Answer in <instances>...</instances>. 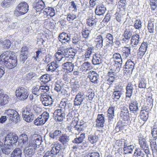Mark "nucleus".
<instances>
[{"label": "nucleus", "mask_w": 157, "mask_h": 157, "mask_svg": "<svg viewBox=\"0 0 157 157\" xmlns=\"http://www.w3.org/2000/svg\"><path fill=\"white\" fill-rule=\"evenodd\" d=\"M64 112V111L61 109H58L56 110L54 113L55 120L59 121H62L65 115Z\"/></svg>", "instance_id": "2eb2a0df"}, {"label": "nucleus", "mask_w": 157, "mask_h": 157, "mask_svg": "<svg viewBox=\"0 0 157 157\" xmlns=\"http://www.w3.org/2000/svg\"><path fill=\"white\" fill-rule=\"evenodd\" d=\"M0 42L2 44V47L4 48H9L11 46V43L9 40H1Z\"/></svg>", "instance_id": "13d9d810"}, {"label": "nucleus", "mask_w": 157, "mask_h": 157, "mask_svg": "<svg viewBox=\"0 0 157 157\" xmlns=\"http://www.w3.org/2000/svg\"><path fill=\"white\" fill-rule=\"evenodd\" d=\"M79 87V86L78 84H73L71 86V94L73 95H75L76 92L78 90Z\"/></svg>", "instance_id": "bf43d9fd"}, {"label": "nucleus", "mask_w": 157, "mask_h": 157, "mask_svg": "<svg viewBox=\"0 0 157 157\" xmlns=\"http://www.w3.org/2000/svg\"><path fill=\"white\" fill-rule=\"evenodd\" d=\"M146 81L144 78H141L139 81L138 86L140 88H145L146 87Z\"/></svg>", "instance_id": "e2e57ef3"}, {"label": "nucleus", "mask_w": 157, "mask_h": 157, "mask_svg": "<svg viewBox=\"0 0 157 157\" xmlns=\"http://www.w3.org/2000/svg\"><path fill=\"white\" fill-rule=\"evenodd\" d=\"M92 67L90 63L88 62L83 63L80 68V70L83 72H85L88 70H90Z\"/></svg>", "instance_id": "37998d69"}, {"label": "nucleus", "mask_w": 157, "mask_h": 157, "mask_svg": "<svg viewBox=\"0 0 157 157\" xmlns=\"http://www.w3.org/2000/svg\"><path fill=\"white\" fill-rule=\"evenodd\" d=\"M97 21L96 17L92 15L87 19L86 23L88 26L94 27L96 25Z\"/></svg>", "instance_id": "72a5a7b5"}, {"label": "nucleus", "mask_w": 157, "mask_h": 157, "mask_svg": "<svg viewBox=\"0 0 157 157\" xmlns=\"http://www.w3.org/2000/svg\"><path fill=\"white\" fill-rule=\"evenodd\" d=\"M4 146L2 148V152L5 154L8 155L10 154L12 151V145L8 144V145H5L4 143Z\"/></svg>", "instance_id": "09e8293b"}, {"label": "nucleus", "mask_w": 157, "mask_h": 157, "mask_svg": "<svg viewBox=\"0 0 157 157\" xmlns=\"http://www.w3.org/2000/svg\"><path fill=\"white\" fill-rule=\"evenodd\" d=\"M74 65L73 64L70 62H67L64 63L62 64L61 67L62 71H66L67 72H72L74 69Z\"/></svg>", "instance_id": "4be33fe9"}, {"label": "nucleus", "mask_w": 157, "mask_h": 157, "mask_svg": "<svg viewBox=\"0 0 157 157\" xmlns=\"http://www.w3.org/2000/svg\"><path fill=\"white\" fill-rule=\"evenodd\" d=\"M32 92L33 94L37 96L42 94L41 93L40 86L38 85L34 86L33 88Z\"/></svg>", "instance_id": "8fccbe9b"}, {"label": "nucleus", "mask_w": 157, "mask_h": 157, "mask_svg": "<svg viewBox=\"0 0 157 157\" xmlns=\"http://www.w3.org/2000/svg\"><path fill=\"white\" fill-rule=\"evenodd\" d=\"M123 12L120 11L116 13L115 14V19L117 21V25L120 26L124 21V14Z\"/></svg>", "instance_id": "412c9836"}, {"label": "nucleus", "mask_w": 157, "mask_h": 157, "mask_svg": "<svg viewBox=\"0 0 157 157\" xmlns=\"http://www.w3.org/2000/svg\"><path fill=\"white\" fill-rule=\"evenodd\" d=\"M131 50L130 47H123L122 49L123 57L125 59H131L132 57Z\"/></svg>", "instance_id": "393cba45"}, {"label": "nucleus", "mask_w": 157, "mask_h": 157, "mask_svg": "<svg viewBox=\"0 0 157 157\" xmlns=\"http://www.w3.org/2000/svg\"><path fill=\"white\" fill-rule=\"evenodd\" d=\"M113 59L114 65L117 68L116 72H118L122 63V59L121 55L118 53H114L113 54Z\"/></svg>", "instance_id": "1a4fd4ad"}, {"label": "nucleus", "mask_w": 157, "mask_h": 157, "mask_svg": "<svg viewBox=\"0 0 157 157\" xmlns=\"http://www.w3.org/2000/svg\"><path fill=\"white\" fill-rule=\"evenodd\" d=\"M9 52H5L0 56L1 63L4 64L7 68L12 69L16 66L17 60L16 56H11Z\"/></svg>", "instance_id": "7ed1b4c3"}, {"label": "nucleus", "mask_w": 157, "mask_h": 157, "mask_svg": "<svg viewBox=\"0 0 157 157\" xmlns=\"http://www.w3.org/2000/svg\"><path fill=\"white\" fill-rule=\"evenodd\" d=\"M134 155L135 157H145L144 153L140 148H136Z\"/></svg>", "instance_id": "603ef678"}, {"label": "nucleus", "mask_w": 157, "mask_h": 157, "mask_svg": "<svg viewBox=\"0 0 157 157\" xmlns=\"http://www.w3.org/2000/svg\"><path fill=\"white\" fill-rule=\"evenodd\" d=\"M141 119L144 121H146L148 117V113L140 111Z\"/></svg>", "instance_id": "0e129e2a"}, {"label": "nucleus", "mask_w": 157, "mask_h": 157, "mask_svg": "<svg viewBox=\"0 0 157 157\" xmlns=\"http://www.w3.org/2000/svg\"><path fill=\"white\" fill-rule=\"evenodd\" d=\"M41 109L36 105L29 104L22 110V115L23 119L30 122L34 119L35 116L39 114Z\"/></svg>", "instance_id": "f03ea898"}, {"label": "nucleus", "mask_w": 157, "mask_h": 157, "mask_svg": "<svg viewBox=\"0 0 157 157\" xmlns=\"http://www.w3.org/2000/svg\"><path fill=\"white\" fill-rule=\"evenodd\" d=\"M6 117L10 120L15 123L17 122L20 120V117L18 113L16 115L12 114H10V116L7 115Z\"/></svg>", "instance_id": "a18cd8bd"}, {"label": "nucleus", "mask_w": 157, "mask_h": 157, "mask_svg": "<svg viewBox=\"0 0 157 157\" xmlns=\"http://www.w3.org/2000/svg\"><path fill=\"white\" fill-rule=\"evenodd\" d=\"M29 95L28 90L24 87H18L15 91L16 96L20 101H24L26 99Z\"/></svg>", "instance_id": "423d86ee"}, {"label": "nucleus", "mask_w": 157, "mask_h": 157, "mask_svg": "<svg viewBox=\"0 0 157 157\" xmlns=\"http://www.w3.org/2000/svg\"><path fill=\"white\" fill-rule=\"evenodd\" d=\"M106 8L102 4H100L96 6L95 9V13L98 15H103L105 12Z\"/></svg>", "instance_id": "2f4dec72"}, {"label": "nucleus", "mask_w": 157, "mask_h": 157, "mask_svg": "<svg viewBox=\"0 0 157 157\" xmlns=\"http://www.w3.org/2000/svg\"><path fill=\"white\" fill-rule=\"evenodd\" d=\"M67 16V19L69 22H71L77 18L76 15L74 13H69Z\"/></svg>", "instance_id": "680f3d73"}, {"label": "nucleus", "mask_w": 157, "mask_h": 157, "mask_svg": "<svg viewBox=\"0 0 157 157\" xmlns=\"http://www.w3.org/2000/svg\"><path fill=\"white\" fill-rule=\"evenodd\" d=\"M15 2L14 0H4L2 3L3 7H8Z\"/></svg>", "instance_id": "3c124183"}, {"label": "nucleus", "mask_w": 157, "mask_h": 157, "mask_svg": "<svg viewBox=\"0 0 157 157\" xmlns=\"http://www.w3.org/2000/svg\"><path fill=\"white\" fill-rule=\"evenodd\" d=\"M140 39V36L137 34L132 35L131 40L132 45L133 46L137 45L139 43Z\"/></svg>", "instance_id": "58836bf2"}, {"label": "nucleus", "mask_w": 157, "mask_h": 157, "mask_svg": "<svg viewBox=\"0 0 157 157\" xmlns=\"http://www.w3.org/2000/svg\"><path fill=\"white\" fill-rule=\"evenodd\" d=\"M142 22L141 21L138 19L136 20L134 23L133 26L136 29H140L142 28Z\"/></svg>", "instance_id": "69168bd1"}, {"label": "nucleus", "mask_w": 157, "mask_h": 157, "mask_svg": "<svg viewBox=\"0 0 157 157\" xmlns=\"http://www.w3.org/2000/svg\"><path fill=\"white\" fill-rule=\"evenodd\" d=\"M94 48L93 47H88L84 55L82 56V58L85 60L89 59L92 53L94 52Z\"/></svg>", "instance_id": "bb28decb"}, {"label": "nucleus", "mask_w": 157, "mask_h": 157, "mask_svg": "<svg viewBox=\"0 0 157 157\" xmlns=\"http://www.w3.org/2000/svg\"><path fill=\"white\" fill-rule=\"evenodd\" d=\"M22 150L19 148H16L12 152L10 157H21Z\"/></svg>", "instance_id": "79ce46f5"}, {"label": "nucleus", "mask_w": 157, "mask_h": 157, "mask_svg": "<svg viewBox=\"0 0 157 157\" xmlns=\"http://www.w3.org/2000/svg\"><path fill=\"white\" fill-rule=\"evenodd\" d=\"M67 105L68 104L67 101L64 100L61 101L59 105V109L65 111Z\"/></svg>", "instance_id": "774afa93"}, {"label": "nucleus", "mask_w": 157, "mask_h": 157, "mask_svg": "<svg viewBox=\"0 0 157 157\" xmlns=\"http://www.w3.org/2000/svg\"><path fill=\"white\" fill-rule=\"evenodd\" d=\"M134 87H136V84H132V82H129L126 87V92L125 93L126 98H130L132 94V92Z\"/></svg>", "instance_id": "dca6fc26"}, {"label": "nucleus", "mask_w": 157, "mask_h": 157, "mask_svg": "<svg viewBox=\"0 0 157 157\" xmlns=\"http://www.w3.org/2000/svg\"><path fill=\"white\" fill-rule=\"evenodd\" d=\"M62 134V132L59 130H56L53 132H50L49 133V136L53 139H57L59 138Z\"/></svg>", "instance_id": "ea45409f"}, {"label": "nucleus", "mask_w": 157, "mask_h": 157, "mask_svg": "<svg viewBox=\"0 0 157 157\" xmlns=\"http://www.w3.org/2000/svg\"><path fill=\"white\" fill-rule=\"evenodd\" d=\"M54 89L55 91L59 93H63V92L65 93L66 91L63 88V87L60 84L57 83H56Z\"/></svg>", "instance_id": "4d7b16f0"}, {"label": "nucleus", "mask_w": 157, "mask_h": 157, "mask_svg": "<svg viewBox=\"0 0 157 157\" xmlns=\"http://www.w3.org/2000/svg\"><path fill=\"white\" fill-rule=\"evenodd\" d=\"M64 56L65 60L71 61L73 59L75 54L73 52L71 48L64 49Z\"/></svg>", "instance_id": "ddd939ff"}, {"label": "nucleus", "mask_w": 157, "mask_h": 157, "mask_svg": "<svg viewBox=\"0 0 157 157\" xmlns=\"http://www.w3.org/2000/svg\"><path fill=\"white\" fill-rule=\"evenodd\" d=\"M49 118V113L44 112L35 120L34 123L37 126L42 125L45 123Z\"/></svg>", "instance_id": "0eeeda50"}, {"label": "nucleus", "mask_w": 157, "mask_h": 157, "mask_svg": "<svg viewBox=\"0 0 157 157\" xmlns=\"http://www.w3.org/2000/svg\"><path fill=\"white\" fill-rule=\"evenodd\" d=\"M29 10V5L25 2L19 3L14 11V14L16 16L23 15L27 12Z\"/></svg>", "instance_id": "39448f33"}, {"label": "nucleus", "mask_w": 157, "mask_h": 157, "mask_svg": "<svg viewBox=\"0 0 157 157\" xmlns=\"http://www.w3.org/2000/svg\"><path fill=\"white\" fill-rule=\"evenodd\" d=\"M58 38L59 41L61 42L62 44H69L70 41V36L67 33L65 32H62L59 34Z\"/></svg>", "instance_id": "f8f14e48"}, {"label": "nucleus", "mask_w": 157, "mask_h": 157, "mask_svg": "<svg viewBox=\"0 0 157 157\" xmlns=\"http://www.w3.org/2000/svg\"><path fill=\"white\" fill-rule=\"evenodd\" d=\"M85 99V95L84 94L81 92H79L76 95L74 99V105L75 106L81 105Z\"/></svg>", "instance_id": "9b49d317"}, {"label": "nucleus", "mask_w": 157, "mask_h": 157, "mask_svg": "<svg viewBox=\"0 0 157 157\" xmlns=\"http://www.w3.org/2000/svg\"><path fill=\"white\" fill-rule=\"evenodd\" d=\"M103 114H98L96 120V126L97 127H103L105 122L104 117Z\"/></svg>", "instance_id": "f704fd0d"}, {"label": "nucleus", "mask_w": 157, "mask_h": 157, "mask_svg": "<svg viewBox=\"0 0 157 157\" xmlns=\"http://www.w3.org/2000/svg\"><path fill=\"white\" fill-rule=\"evenodd\" d=\"M103 33L98 36L95 40L96 47L98 49H100L103 46V42L104 40Z\"/></svg>", "instance_id": "c85d7f7f"}, {"label": "nucleus", "mask_w": 157, "mask_h": 157, "mask_svg": "<svg viewBox=\"0 0 157 157\" xmlns=\"http://www.w3.org/2000/svg\"><path fill=\"white\" fill-rule=\"evenodd\" d=\"M29 49V47L26 46H23L21 48L20 56L22 61H25L27 59Z\"/></svg>", "instance_id": "c756f323"}, {"label": "nucleus", "mask_w": 157, "mask_h": 157, "mask_svg": "<svg viewBox=\"0 0 157 157\" xmlns=\"http://www.w3.org/2000/svg\"><path fill=\"white\" fill-rule=\"evenodd\" d=\"M0 98L1 99L0 105H5L8 103L9 97L7 95L3 94L2 98Z\"/></svg>", "instance_id": "5fc2aeb1"}, {"label": "nucleus", "mask_w": 157, "mask_h": 157, "mask_svg": "<svg viewBox=\"0 0 157 157\" xmlns=\"http://www.w3.org/2000/svg\"><path fill=\"white\" fill-rule=\"evenodd\" d=\"M155 23L153 20H150L148 21L147 28L148 32L150 33H153L155 30Z\"/></svg>", "instance_id": "864d4df0"}, {"label": "nucleus", "mask_w": 157, "mask_h": 157, "mask_svg": "<svg viewBox=\"0 0 157 157\" xmlns=\"http://www.w3.org/2000/svg\"><path fill=\"white\" fill-rule=\"evenodd\" d=\"M123 91L122 89H118L117 88L114 90L112 95V97L115 101H117L119 100L123 93Z\"/></svg>", "instance_id": "7c9ffc66"}, {"label": "nucleus", "mask_w": 157, "mask_h": 157, "mask_svg": "<svg viewBox=\"0 0 157 157\" xmlns=\"http://www.w3.org/2000/svg\"><path fill=\"white\" fill-rule=\"evenodd\" d=\"M62 146L60 144H57L54 145L52 147L50 152H49L48 155L50 154V156L52 157L55 156L57 155H59L60 151H61Z\"/></svg>", "instance_id": "f3484780"}, {"label": "nucleus", "mask_w": 157, "mask_h": 157, "mask_svg": "<svg viewBox=\"0 0 157 157\" xmlns=\"http://www.w3.org/2000/svg\"><path fill=\"white\" fill-rule=\"evenodd\" d=\"M42 142V138L40 135H34L31 140L27 144V147L25 151V157H32L35 153V150Z\"/></svg>", "instance_id": "f257e3e1"}, {"label": "nucleus", "mask_w": 157, "mask_h": 157, "mask_svg": "<svg viewBox=\"0 0 157 157\" xmlns=\"http://www.w3.org/2000/svg\"><path fill=\"white\" fill-rule=\"evenodd\" d=\"M101 55L95 53L93 55L92 60V63L94 65H99L101 63Z\"/></svg>", "instance_id": "473e14b6"}, {"label": "nucleus", "mask_w": 157, "mask_h": 157, "mask_svg": "<svg viewBox=\"0 0 157 157\" xmlns=\"http://www.w3.org/2000/svg\"><path fill=\"white\" fill-rule=\"evenodd\" d=\"M64 54V49L63 48H60L54 55L56 62H59L62 60H65Z\"/></svg>", "instance_id": "b1692460"}, {"label": "nucleus", "mask_w": 157, "mask_h": 157, "mask_svg": "<svg viewBox=\"0 0 157 157\" xmlns=\"http://www.w3.org/2000/svg\"><path fill=\"white\" fill-rule=\"evenodd\" d=\"M139 144L142 149L144 150L149 149V146L146 139L143 137H139Z\"/></svg>", "instance_id": "a878e982"}, {"label": "nucleus", "mask_w": 157, "mask_h": 157, "mask_svg": "<svg viewBox=\"0 0 157 157\" xmlns=\"http://www.w3.org/2000/svg\"><path fill=\"white\" fill-rule=\"evenodd\" d=\"M88 138L89 141L91 144H94L98 141L99 137L98 135H96L94 134L89 135Z\"/></svg>", "instance_id": "a19ab883"}, {"label": "nucleus", "mask_w": 157, "mask_h": 157, "mask_svg": "<svg viewBox=\"0 0 157 157\" xmlns=\"http://www.w3.org/2000/svg\"><path fill=\"white\" fill-rule=\"evenodd\" d=\"M139 102L135 100H131L130 103L129 105V108L130 111L134 114L135 115H137L138 114Z\"/></svg>", "instance_id": "9d476101"}, {"label": "nucleus", "mask_w": 157, "mask_h": 157, "mask_svg": "<svg viewBox=\"0 0 157 157\" xmlns=\"http://www.w3.org/2000/svg\"><path fill=\"white\" fill-rule=\"evenodd\" d=\"M84 124L74 120L70 124L67 126L66 129L73 134H77L84 130Z\"/></svg>", "instance_id": "20e7f679"}, {"label": "nucleus", "mask_w": 157, "mask_h": 157, "mask_svg": "<svg viewBox=\"0 0 157 157\" xmlns=\"http://www.w3.org/2000/svg\"><path fill=\"white\" fill-rule=\"evenodd\" d=\"M134 29L133 25H128L126 27L123 36L126 39H130L132 36Z\"/></svg>", "instance_id": "a211bd4d"}, {"label": "nucleus", "mask_w": 157, "mask_h": 157, "mask_svg": "<svg viewBox=\"0 0 157 157\" xmlns=\"http://www.w3.org/2000/svg\"><path fill=\"white\" fill-rule=\"evenodd\" d=\"M44 2L42 0H36L34 3V7L37 12H40L45 7Z\"/></svg>", "instance_id": "5701e85b"}, {"label": "nucleus", "mask_w": 157, "mask_h": 157, "mask_svg": "<svg viewBox=\"0 0 157 157\" xmlns=\"http://www.w3.org/2000/svg\"><path fill=\"white\" fill-rule=\"evenodd\" d=\"M147 43L143 42L137 52V57L138 59H141L147 50Z\"/></svg>", "instance_id": "aec40b11"}, {"label": "nucleus", "mask_w": 157, "mask_h": 157, "mask_svg": "<svg viewBox=\"0 0 157 157\" xmlns=\"http://www.w3.org/2000/svg\"><path fill=\"white\" fill-rule=\"evenodd\" d=\"M59 67V66L57 64V62L55 61L52 62L48 64L46 68L48 71L53 72Z\"/></svg>", "instance_id": "c9c22d12"}, {"label": "nucleus", "mask_w": 157, "mask_h": 157, "mask_svg": "<svg viewBox=\"0 0 157 157\" xmlns=\"http://www.w3.org/2000/svg\"><path fill=\"white\" fill-rule=\"evenodd\" d=\"M85 133H81L80 136L78 138H76L72 141L73 143L80 144L82 143L85 138Z\"/></svg>", "instance_id": "de8ad7c7"}, {"label": "nucleus", "mask_w": 157, "mask_h": 157, "mask_svg": "<svg viewBox=\"0 0 157 157\" xmlns=\"http://www.w3.org/2000/svg\"><path fill=\"white\" fill-rule=\"evenodd\" d=\"M149 3L151 10H157V0H149Z\"/></svg>", "instance_id": "6e6d98bb"}, {"label": "nucleus", "mask_w": 157, "mask_h": 157, "mask_svg": "<svg viewBox=\"0 0 157 157\" xmlns=\"http://www.w3.org/2000/svg\"><path fill=\"white\" fill-rule=\"evenodd\" d=\"M126 5V0H120L118 2V8L120 9H122L123 10L121 11H122L123 12H124V9L125 8Z\"/></svg>", "instance_id": "052dcab7"}, {"label": "nucleus", "mask_w": 157, "mask_h": 157, "mask_svg": "<svg viewBox=\"0 0 157 157\" xmlns=\"http://www.w3.org/2000/svg\"><path fill=\"white\" fill-rule=\"evenodd\" d=\"M88 78L90 81L94 84L98 83L99 77L98 74L94 71H90L88 73Z\"/></svg>", "instance_id": "4468645a"}, {"label": "nucleus", "mask_w": 157, "mask_h": 157, "mask_svg": "<svg viewBox=\"0 0 157 157\" xmlns=\"http://www.w3.org/2000/svg\"><path fill=\"white\" fill-rule=\"evenodd\" d=\"M115 107L114 106H110L107 111V117L109 122H111L113 121L114 117V111Z\"/></svg>", "instance_id": "cd10ccee"}, {"label": "nucleus", "mask_w": 157, "mask_h": 157, "mask_svg": "<svg viewBox=\"0 0 157 157\" xmlns=\"http://www.w3.org/2000/svg\"><path fill=\"white\" fill-rule=\"evenodd\" d=\"M4 143L5 145H12V144L17 142L18 137L17 135L14 133H10L5 137Z\"/></svg>", "instance_id": "6e6552de"}, {"label": "nucleus", "mask_w": 157, "mask_h": 157, "mask_svg": "<svg viewBox=\"0 0 157 157\" xmlns=\"http://www.w3.org/2000/svg\"><path fill=\"white\" fill-rule=\"evenodd\" d=\"M40 80L41 82L45 84L51 80L50 76L48 74L43 75L40 77Z\"/></svg>", "instance_id": "49530a36"}, {"label": "nucleus", "mask_w": 157, "mask_h": 157, "mask_svg": "<svg viewBox=\"0 0 157 157\" xmlns=\"http://www.w3.org/2000/svg\"><path fill=\"white\" fill-rule=\"evenodd\" d=\"M41 100L42 104L45 106L51 105L53 103L52 99L51 96L44 97Z\"/></svg>", "instance_id": "4c0bfd02"}, {"label": "nucleus", "mask_w": 157, "mask_h": 157, "mask_svg": "<svg viewBox=\"0 0 157 157\" xmlns=\"http://www.w3.org/2000/svg\"><path fill=\"white\" fill-rule=\"evenodd\" d=\"M43 13L44 15L50 16V17H53L55 14V10L54 9L49 7L44 9L43 11Z\"/></svg>", "instance_id": "e433bc0d"}, {"label": "nucleus", "mask_w": 157, "mask_h": 157, "mask_svg": "<svg viewBox=\"0 0 157 157\" xmlns=\"http://www.w3.org/2000/svg\"><path fill=\"white\" fill-rule=\"evenodd\" d=\"M69 140V136L65 134H63L59 139V141L63 144H65L68 142Z\"/></svg>", "instance_id": "c03bdc74"}, {"label": "nucleus", "mask_w": 157, "mask_h": 157, "mask_svg": "<svg viewBox=\"0 0 157 157\" xmlns=\"http://www.w3.org/2000/svg\"><path fill=\"white\" fill-rule=\"evenodd\" d=\"M135 64L130 59L128 60L124 66V71L125 73H132L134 68Z\"/></svg>", "instance_id": "6ab92c4d"}, {"label": "nucleus", "mask_w": 157, "mask_h": 157, "mask_svg": "<svg viewBox=\"0 0 157 157\" xmlns=\"http://www.w3.org/2000/svg\"><path fill=\"white\" fill-rule=\"evenodd\" d=\"M120 115L121 118L124 121L128 120L129 118V115L128 112H121Z\"/></svg>", "instance_id": "338daca9"}]
</instances>
